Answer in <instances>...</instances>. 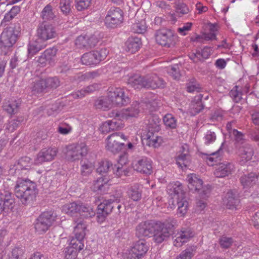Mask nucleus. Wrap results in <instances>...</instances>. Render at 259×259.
Here are the masks:
<instances>
[{
  "label": "nucleus",
  "instance_id": "obj_29",
  "mask_svg": "<svg viewBox=\"0 0 259 259\" xmlns=\"http://www.w3.org/2000/svg\"><path fill=\"white\" fill-rule=\"evenodd\" d=\"M224 204L229 209L236 208L240 203V200L237 196L232 191L227 192L224 199Z\"/></svg>",
  "mask_w": 259,
  "mask_h": 259
},
{
  "label": "nucleus",
  "instance_id": "obj_2",
  "mask_svg": "<svg viewBox=\"0 0 259 259\" xmlns=\"http://www.w3.org/2000/svg\"><path fill=\"white\" fill-rule=\"evenodd\" d=\"M176 223L175 219L170 218L163 222H156L153 228V241L157 244L166 241L172 234Z\"/></svg>",
  "mask_w": 259,
  "mask_h": 259
},
{
  "label": "nucleus",
  "instance_id": "obj_18",
  "mask_svg": "<svg viewBox=\"0 0 259 259\" xmlns=\"http://www.w3.org/2000/svg\"><path fill=\"white\" fill-rule=\"evenodd\" d=\"M152 161L150 158L143 157L133 163L134 169L143 174L150 175L152 172Z\"/></svg>",
  "mask_w": 259,
  "mask_h": 259
},
{
  "label": "nucleus",
  "instance_id": "obj_49",
  "mask_svg": "<svg viewBox=\"0 0 259 259\" xmlns=\"http://www.w3.org/2000/svg\"><path fill=\"white\" fill-rule=\"evenodd\" d=\"M46 89L47 88L46 82L44 79H41L34 82L32 88V91L34 93H40L44 92Z\"/></svg>",
  "mask_w": 259,
  "mask_h": 259
},
{
  "label": "nucleus",
  "instance_id": "obj_23",
  "mask_svg": "<svg viewBox=\"0 0 259 259\" xmlns=\"http://www.w3.org/2000/svg\"><path fill=\"white\" fill-rule=\"evenodd\" d=\"M233 165L229 163H221L217 165L214 170V175L217 178H223L231 174Z\"/></svg>",
  "mask_w": 259,
  "mask_h": 259
},
{
  "label": "nucleus",
  "instance_id": "obj_50",
  "mask_svg": "<svg viewBox=\"0 0 259 259\" xmlns=\"http://www.w3.org/2000/svg\"><path fill=\"white\" fill-rule=\"evenodd\" d=\"M167 72L174 79H179L181 76L180 68L178 64H175L173 66L168 67L167 68Z\"/></svg>",
  "mask_w": 259,
  "mask_h": 259
},
{
  "label": "nucleus",
  "instance_id": "obj_13",
  "mask_svg": "<svg viewBox=\"0 0 259 259\" xmlns=\"http://www.w3.org/2000/svg\"><path fill=\"white\" fill-rule=\"evenodd\" d=\"M106 49L100 52L92 51L84 54L81 58V62L85 65H96L106 57Z\"/></svg>",
  "mask_w": 259,
  "mask_h": 259
},
{
  "label": "nucleus",
  "instance_id": "obj_63",
  "mask_svg": "<svg viewBox=\"0 0 259 259\" xmlns=\"http://www.w3.org/2000/svg\"><path fill=\"white\" fill-rule=\"evenodd\" d=\"M205 144L206 145L213 143L216 140V135L214 132L208 131L204 136Z\"/></svg>",
  "mask_w": 259,
  "mask_h": 259
},
{
  "label": "nucleus",
  "instance_id": "obj_19",
  "mask_svg": "<svg viewBox=\"0 0 259 259\" xmlns=\"http://www.w3.org/2000/svg\"><path fill=\"white\" fill-rule=\"evenodd\" d=\"M14 206V198L11 193L5 191L0 192V214L3 212H8Z\"/></svg>",
  "mask_w": 259,
  "mask_h": 259
},
{
  "label": "nucleus",
  "instance_id": "obj_57",
  "mask_svg": "<svg viewBox=\"0 0 259 259\" xmlns=\"http://www.w3.org/2000/svg\"><path fill=\"white\" fill-rule=\"evenodd\" d=\"M76 8L78 11L88 9L91 4V0H76Z\"/></svg>",
  "mask_w": 259,
  "mask_h": 259
},
{
  "label": "nucleus",
  "instance_id": "obj_21",
  "mask_svg": "<svg viewBox=\"0 0 259 259\" xmlns=\"http://www.w3.org/2000/svg\"><path fill=\"white\" fill-rule=\"evenodd\" d=\"M259 178V174L251 172L244 174L240 178V182L243 188H248L255 185Z\"/></svg>",
  "mask_w": 259,
  "mask_h": 259
},
{
  "label": "nucleus",
  "instance_id": "obj_59",
  "mask_svg": "<svg viewBox=\"0 0 259 259\" xmlns=\"http://www.w3.org/2000/svg\"><path fill=\"white\" fill-rule=\"evenodd\" d=\"M233 243V240L232 238L227 237L226 236H222L219 239V243L221 247L223 248H229Z\"/></svg>",
  "mask_w": 259,
  "mask_h": 259
},
{
  "label": "nucleus",
  "instance_id": "obj_48",
  "mask_svg": "<svg viewBox=\"0 0 259 259\" xmlns=\"http://www.w3.org/2000/svg\"><path fill=\"white\" fill-rule=\"evenodd\" d=\"M122 197V193L121 190L117 191L116 194L114 195V205L115 208L113 211L116 214L119 215L120 213V209L121 208V205L119 204V202Z\"/></svg>",
  "mask_w": 259,
  "mask_h": 259
},
{
  "label": "nucleus",
  "instance_id": "obj_10",
  "mask_svg": "<svg viewBox=\"0 0 259 259\" xmlns=\"http://www.w3.org/2000/svg\"><path fill=\"white\" fill-rule=\"evenodd\" d=\"M188 187L193 192H198L200 196L204 198L207 195L209 190L203 187V181L198 178L195 174H190L187 176Z\"/></svg>",
  "mask_w": 259,
  "mask_h": 259
},
{
  "label": "nucleus",
  "instance_id": "obj_38",
  "mask_svg": "<svg viewBox=\"0 0 259 259\" xmlns=\"http://www.w3.org/2000/svg\"><path fill=\"white\" fill-rule=\"evenodd\" d=\"M128 84L135 89L144 88V76L135 75L128 79Z\"/></svg>",
  "mask_w": 259,
  "mask_h": 259
},
{
  "label": "nucleus",
  "instance_id": "obj_11",
  "mask_svg": "<svg viewBox=\"0 0 259 259\" xmlns=\"http://www.w3.org/2000/svg\"><path fill=\"white\" fill-rule=\"evenodd\" d=\"M125 140L126 137L121 133H114L108 137L107 140V149L113 153L119 152L124 146L121 140Z\"/></svg>",
  "mask_w": 259,
  "mask_h": 259
},
{
  "label": "nucleus",
  "instance_id": "obj_15",
  "mask_svg": "<svg viewBox=\"0 0 259 259\" xmlns=\"http://www.w3.org/2000/svg\"><path fill=\"white\" fill-rule=\"evenodd\" d=\"M38 39L46 42L47 40L54 38L56 35L54 28L46 21L40 23L37 29Z\"/></svg>",
  "mask_w": 259,
  "mask_h": 259
},
{
  "label": "nucleus",
  "instance_id": "obj_16",
  "mask_svg": "<svg viewBox=\"0 0 259 259\" xmlns=\"http://www.w3.org/2000/svg\"><path fill=\"white\" fill-rule=\"evenodd\" d=\"M58 150L56 147L44 148L37 154L34 163L39 165L45 162L51 161L55 159Z\"/></svg>",
  "mask_w": 259,
  "mask_h": 259
},
{
  "label": "nucleus",
  "instance_id": "obj_9",
  "mask_svg": "<svg viewBox=\"0 0 259 259\" xmlns=\"http://www.w3.org/2000/svg\"><path fill=\"white\" fill-rule=\"evenodd\" d=\"M123 12L117 7H111L108 11L105 18V23L108 28H114L123 22Z\"/></svg>",
  "mask_w": 259,
  "mask_h": 259
},
{
  "label": "nucleus",
  "instance_id": "obj_36",
  "mask_svg": "<svg viewBox=\"0 0 259 259\" xmlns=\"http://www.w3.org/2000/svg\"><path fill=\"white\" fill-rule=\"evenodd\" d=\"M79 205L81 206L78 211L80 215L85 218H92L95 215L96 212L91 206L81 202H80Z\"/></svg>",
  "mask_w": 259,
  "mask_h": 259
},
{
  "label": "nucleus",
  "instance_id": "obj_3",
  "mask_svg": "<svg viewBox=\"0 0 259 259\" xmlns=\"http://www.w3.org/2000/svg\"><path fill=\"white\" fill-rule=\"evenodd\" d=\"M114 165L108 160L102 161L99 163V166L97 168V172L102 176L98 178L95 182L94 188L95 191H104V187L110 180V176L109 174L114 170Z\"/></svg>",
  "mask_w": 259,
  "mask_h": 259
},
{
  "label": "nucleus",
  "instance_id": "obj_41",
  "mask_svg": "<svg viewBox=\"0 0 259 259\" xmlns=\"http://www.w3.org/2000/svg\"><path fill=\"white\" fill-rule=\"evenodd\" d=\"M171 191V195H173V199H179V198L183 197L185 194L183 190L182 184L177 182L172 186L170 190Z\"/></svg>",
  "mask_w": 259,
  "mask_h": 259
},
{
  "label": "nucleus",
  "instance_id": "obj_7",
  "mask_svg": "<svg viewBox=\"0 0 259 259\" xmlns=\"http://www.w3.org/2000/svg\"><path fill=\"white\" fill-rule=\"evenodd\" d=\"M156 42L161 46L171 48L176 44L177 34L171 30L162 28L157 30L155 34Z\"/></svg>",
  "mask_w": 259,
  "mask_h": 259
},
{
  "label": "nucleus",
  "instance_id": "obj_37",
  "mask_svg": "<svg viewBox=\"0 0 259 259\" xmlns=\"http://www.w3.org/2000/svg\"><path fill=\"white\" fill-rule=\"evenodd\" d=\"M175 199L174 202H176L178 206V213L181 214V216L184 215L187 211L188 202L186 200L185 196Z\"/></svg>",
  "mask_w": 259,
  "mask_h": 259
},
{
  "label": "nucleus",
  "instance_id": "obj_25",
  "mask_svg": "<svg viewBox=\"0 0 259 259\" xmlns=\"http://www.w3.org/2000/svg\"><path fill=\"white\" fill-rule=\"evenodd\" d=\"M158 132L147 131L144 140L146 145L155 148L158 147L162 141V138L158 135Z\"/></svg>",
  "mask_w": 259,
  "mask_h": 259
},
{
  "label": "nucleus",
  "instance_id": "obj_47",
  "mask_svg": "<svg viewBox=\"0 0 259 259\" xmlns=\"http://www.w3.org/2000/svg\"><path fill=\"white\" fill-rule=\"evenodd\" d=\"M81 174L83 176H87L90 174L93 170V165L88 161H80Z\"/></svg>",
  "mask_w": 259,
  "mask_h": 259
},
{
  "label": "nucleus",
  "instance_id": "obj_30",
  "mask_svg": "<svg viewBox=\"0 0 259 259\" xmlns=\"http://www.w3.org/2000/svg\"><path fill=\"white\" fill-rule=\"evenodd\" d=\"M47 43L42 42L40 39L37 38L35 41L30 42L28 46V55L29 57L34 56L36 53L45 48Z\"/></svg>",
  "mask_w": 259,
  "mask_h": 259
},
{
  "label": "nucleus",
  "instance_id": "obj_6",
  "mask_svg": "<svg viewBox=\"0 0 259 259\" xmlns=\"http://www.w3.org/2000/svg\"><path fill=\"white\" fill-rule=\"evenodd\" d=\"M74 222L76 224L74 230L75 237L71 240L69 246L79 251L84 247V238L87 226L81 219L74 220Z\"/></svg>",
  "mask_w": 259,
  "mask_h": 259
},
{
  "label": "nucleus",
  "instance_id": "obj_35",
  "mask_svg": "<svg viewBox=\"0 0 259 259\" xmlns=\"http://www.w3.org/2000/svg\"><path fill=\"white\" fill-rule=\"evenodd\" d=\"M79 204L80 201L66 204L62 207V211L66 214L73 215L78 213L79 208L81 207Z\"/></svg>",
  "mask_w": 259,
  "mask_h": 259
},
{
  "label": "nucleus",
  "instance_id": "obj_1",
  "mask_svg": "<svg viewBox=\"0 0 259 259\" xmlns=\"http://www.w3.org/2000/svg\"><path fill=\"white\" fill-rule=\"evenodd\" d=\"M16 196L24 205L31 203L38 193L36 183L29 179H18L15 186Z\"/></svg>",
  "mask_w": 259,
  "mask_h": 259
},
{
  "label": "nucleus",
  "instance_id": "obj_28",
  "mask_svg": "<svg viewBox=\"0 0 259 259\" xmlns=\"http://www.w3.org/2000/svg\"><path fill=\"white\" fill-rule=\"evenodd\" d=\"M193 236V233L190 230L182 231L177 234V237L174 240V245L181 247Z\"/></svg>",
  "mask_w": 259,
  "mask_h": 259
},
{
  "label": "nucleus",
  "instance_id": "obj_20",
  "mask_svg": "<svg viewBox=\"0 0 259 259\" xmlns=\"http://www.w3.org/2000/svg\"><path fill=\"white\" fill-rule=\"evenodd\" d=\"M180 153L176 157V163L179 167L183 168L187 167L190 163V155L188 154V145H185L181 147Z\"/></svg>",
  "mask_w": 259,
  "mask_h": 259
},
{
  "label": "nucleus",
  "instance_id": "obj_12",
  "mask_svg": "<svg viewBox=\"0 0 259 259\" xmlns=\"http://www.w3.org/2000/svg\"><path fill=\"white\" fill-rule=\"evenodd\" d=\"M109 93V98L111 100L113 105L122 106L126 105L130 102V98L123 89H111Z\"/></svg>",
  "mask_w": 259,
  "mask_h": 259
},
{
  "label": "nucleus",
  "instance_id": "obj_58",
  "mask_svg": "<svg viewBox=\"0 0 259 259\" xmlns=\"http://www.w3.org/2000/svg\"><path fill=\"white\" fill-rule=\"evenodd\" d=\"M78 250L70 246L65 249V258L66 259H74L77 256Z\"/></svg>",
  "mask_w": 259,
  "mask_h": 259
},
{
  "label": "nucleus",
  "instance_id": "obj_61",
  "mask_svg": "<svg viewBox=\"0 0 259 259\" xmlns=\"http://www.w3.org/2000/svg\"><path fill=\"white\" fill-rule=\"evenodd\" d=\"M24 253V249L21 247L13 248L9 259H20Z\"/></svg>",
  "mask_w": 259,
  "mask_h": 259
},
{
  "label": "nucleus",
  "instance_id": "obj_14",
  "mask_svg": "<svg viewBox=\"0 0 259 259\" xmlns=\"http://www.w3.org/2000/svg\"><path fill=\"white\" fill-rule=\"evenodd\" d=\"M114 208L113 195L112 198L104 200L98 205L97 212L98 221L103 222L105 218L113 211Z\"/></svg>",
  "mask_w": 259,
  "mask_h": 259
},
{
  "label": "nucleus",
  "instance_id": "obj_39",
  "mask_svg": "<svg viewBox=\"0 0 259 259\" xmlns=\"http://www.w3.org/2000/svg\"><path fill=\"white\" fill-rule=\"evenodd\" d=\"M19 103L16 100L5 101L3 103V109L9 114H12L17 112Z\"/></svg>",
  "mask_w": 259,
  "mask_h": 259
},
{
  "label": "nucleus",
  "instance_id": "obj_22",
  "mask_svg": "<svg viewBox=\"0 0 259 259\" xmlns=\"http://www.w3.org/2000/svg\"><path fill=\"white\" fill-rule=\"evenodd\" d=\"M239 155L240 156L242 163L251 159L254 154L253 147L248 143L238 147Z\"/></svg>",
  "mask_w": 259,
  "mask_h": 259
},
{
  "label": "nucleus",
  "instance_id": "obj_51",
  "mask_svg": "<svg viewBox=\"0 0 259 259\" xmlns=\"http://www.w3.org/2000/svg\"><path fill=\"white\" fill-rule=\"evenodd\" d=\"M163 121L166 127L175 128L177 126V121L171 114H166L163 118Z\"/></svg>",
  "mask_w": 259,
  "mask_h": 259
},
{
  "label": "nucleus",
  "instance_id": "obj_24",
  "mask_svg": "<svg viewBox=\"0 0 259 259\" xmlns=\"http://www.w3.org/2000/svg\"><path fill=\"white\" fill-rule=\"evenodd\" d=\"M32 163V160L27 156L22 157L20 158L13 166L10 170H14L15 173L19 172L22 170H27L30 168Z\"/></svg>",
  "mask_w": 259,
  "mask_h": 259
},
{
  "label": "nucleus",
  "instance_id": "obj_40",
  "mask_svg": "<svg viewBox=\"0 0 259 259\" xmlns=\"http://www.w3.org/2000/svg\"><path fill=\"white\" fill-rule=\"evenodd\" d=\"M229 132L234 137L235 141L234 144L236 148L239 147L245 143H247L245 139V136L241 132H239L235 128H233L231 132Z\"/></svg>",
  "mask_w": 259,
  "mask_h": 259
},
{
  "label": "nucleus",
  "instance_id": "obj_42",
  "mask_svg": "<svg viewBox=\"0 0 259 259\" xmlns=\"http://www.w3.org/2000/svg\"><path fill=\"white\" fill-rule=\"evenodd\" d=\"M130 198L135 201H139L142 197V191L140 190L137 184L131 187L128 191Z\"/></svg>",
  "mask_w": 259,
  "mask_h": 259
},
{
  "label": "nucleus",
  "instance_id": "obj_64",
  "mask_svg": "<svg viewBox=\"0 0 259 259\" xmlns=\"http://www.w3.org/2000/svg\"><path fill=\"white\" fill-rule=\"evenodd\" d=\"M122 259H141L140 257L137 256L136 252L132 249L127 250L124 252L122 256Z\"/></svg>",
  "mask_w": 259,
  "mask_h": 259
},
{
  "label": "nucleus",
  "instance_id": "obj_27",
  "mask_svg": "<svg viewBox=\"0 0 259 259\" xmlns=\"http://www.w3.org/2000/svg\"><path fill=\"white\" fill-rule=\"evenodd\" d=\"M112 103L110 98H109V93H108L107 96H101L97 98L94 103V106L96 109L107 110L111 108L112 106Z\"/></svg>",
  "mask_w": 259,
  "mask_h": 259
},
{
  "label": "nucleus",
  "instance_id": "obj_8",
  "mask_svg": "<svg viewBox=\"0 0 259 259\" xmlns=\"http://www.w3.org/2000/svg\"><path fill=\"white\" fill-rule=\"evenodd\" d=\"M87 153V147L84 143L68 145L64 151L65 158L71 162L79 160Z\"/></svg>",
  "mask_w": 259,
  "mask_h": 259
},
{
  "label": "nucleus",
  "instance_id": "obj_5",
  "mask_svg": "<svg viewBox=\"0 0 259 259\" xmlns=\"http://www.w3.org/2000/svg\"><path fill=\"white\" fill-rule=\"evenodd\" d=\"M21 31L19 23H15L4 29L1 35V42L5 47H10L15 44Z\"/></svg>",
  "mask_w": 259,
  "mask_h": 259
},
{
  "label": "nucleus",
  "instance_id": "obj_26",
  "mask_svg": "<svg viewBox=\"0 0 259 259\" xmlns=\"http://www.w3.org/2000/svg\"><path fill=\"white\" fill-rule=\"evenodd\" d=\"M154 226L150 223L139 224L136 228V235L138 237L149 236L153 234Z\"/></svg>",
  "mask_w": 259,
  "mask_h": 259
},
{
  "label": "nucleus",
  "instance_id": "obj_54",
  "mask_svg": "<svg viewBox=\"0 0 259 259\" xmlns=\"http://www.w3.org/2000/svg\"><path fill=\"white\" fill-rule=\"evenodd\" d=\"M132 29L134 32L138 33H143L146 29L145 21L142 20L140 22L133 24Z\"/></svg>",
  "mask_w": 259,
  "mask_h": 259
},
{
  "label": "nucleus",
  "instance_id": "obj_32",
  "mask_svg": "<svg viewBox=\"0 0 259 259\" xmlns=\"http://www.w3.org/2000/svg\"><path fill=\"white\" fill-rule=\"evenodd\" d=\"M140 112V104L137 101L133 102L131 106L122 110L124 119H128L130 117H136Z\"/></svg>",
  "mask_w": 259,
  "mask_h": 259
},
{
  "label": "nucleus",
  "instance_id": "obj_56",
  "mask_svg": "<svg viewBox=\"0 0 259 259\" xmlns=\"http://www.w3.org/2000/svg\"><path fill=\"white\" fill-rule=\"evenodd\" d=\"M114 170H112V172L116 176L118 177H121L122 176H126L128 173V170L127 168H124L123 166H120V165H114Z\"/></svg>",
  "mask_w": 259,
  "mask_h": 259
},
{
  "label": "nucleus",
  "instance_id": "obj_60",
  "mask_svg": "<svg viewBox=\"0 0 259 259\" xmlns=\"http://www.w3.org/2000/svg\"><path fill=\"white\" fill-rule=\"evenodd\" d=\"M202 98H203V95L199 94L198 96V100H200V101L199 102H197V103H195L193 105L192 110V111L193 112L194 114H195L199 113L204 108V105L202 104V103L201 102Z\"/></svg>",
  "mask_w": 259,
  "mask_h": 259
},
{
  "label": "nucleus",
  "instance_id": "obj_33",
  "mask_svg": "<svg viewBox=\"0 0 259 259\" xmlns=\"http://www.w3.org/2000/svg\"><path fill=\"white\" fill-rule=\"evenodd\" d=\"M161 119L158 115L153 114L150 116L147 123V131L159 132Z\"/></svg>",
  "mask_w": 259,
  "mask_h": 259
},
{
  "label": "nucleus",
  "instance_id": "obj_43",
  "mask_svg": "<svg viewBox=\"0 0 259 259\" xmlns=\"http://www.w3.org/2000/svg\"><path fill=\"white\" fill-rule=\"evenodd\" d=\"M41 16L45 21L53 19L56 17L54 13L53 12L51 5L48 4L44 8L41 13Z\"/></svg>",
  "mask_w": 259,
  "mask_h": 259
},
{
  "label": "nucleus",
  "instance_id": "obj_62",
  "mask_svg": "<svg viewBox=\"0 0 259 259\" xmlns=\"http://www.w3.org/2000/svg\"><path fill=\"white\" fill-rule=\"evenodd\" d=\"M57 50L55 48H51L47 49L44 53V56L45 58L49 59V63H51V61L53 58L56 56Z\"/></svg>",
  "mask_w": 259,
  "mask_h": 259
},
{
  "label": "nucleus",
  "instance_id": "obj_44",
  "mask_svg": "<svg viewBox=\"0 0 259 259\" xmlns=\"http://www.w3.org/2000/svg\"><path fill=\"white\" fill-rule=\"evenodd\" d=\"M239 87L235 86L229 92V96L234 102L239 103L242 99V93L241 89L239 90Z\"/></svg>",
  "mask_w": 259,
  "mask_h": 259
},
{
  "label": "nucleus",
  "instance_id": "obj_53",
  "mask_svg": "<svg viewBox=\"0 0 259 259\" xmlns=\"http://www.w3.org/2000/svg\"><path fill=\"white\" fill-rule=\"evenodd\" d=\"M44 80L47 89H56L60 85V81L57 77H48Z\"/></svg>",
  "mask_w": 259,
  "mask_h": 259
},
{
  "label": "nucleus",
  "instance_id": "obj_45",
  "mask_svg": "<svg viewBox=\"0 0 259 259\" xmlns=\"http://www.w3.org/2000/svg\"><path fill=\"white\" fill-rule=\"evenodd\" d=\"M71 0H60L59 8L63 14L67 16L71 11Z\"/></svg>",
  "mask_w": 259,
  "mask_h": 259
},
{
  "label": "nucleus",
  "instance_id": "obj_52",
  "mask_svg": "<svg viewBox=\"0 0 259 259\" xmlns=\"http://www.w3.org/2000/svg\"><path fill=\"white\" fill-rule=\"evenodd\" d=\"M195 250L194 248L189 247L183 250L176 259H191L195 254Z\"/></svg>",
  "mask_w": 259,
  "mask_h": 259
},
{
  "label": "nucleus",
  "instance_id": "obj_31",
  "mask_svg": "<svg viewBox=\"0 0 259 259\" xmlns=\"http://www.w3.org/2000/svg\"><path fill=\"white\" fill-rule=\"evenodd\" d=\"M132 249L136 252L137 256L142 258L148 251L149 247L145 240L140 239L135 243Z\"/></svg>",
  "mask_w": 259,
  "mask_h": 259
},
{
  "label": "nucleus",
  "instance_id": "obj_17",
  "mask_svg": "<svg viewBox=\"0 0 259 259\" xmlns=\"http://www.w3.org/2000/svg\"><path fill=\"white\" fill-rule=\"evenodd\" d=\"M144 88L155 89L163 88L165 82L163 78L157 76L156 74H148L144 76Z\"/></svg>",
  "mask_w": 259,
  "mask_h": 259
},
{
  "label": "nucleus",
  "instance_id": "obj_55",
  "mask_svg": "<svg viewBox=\"0 0 259 259\" xmlns=\"http://www.w3.org/2000/svg\"><path fill=\"white\" fill-rule=\"evenodd\" d=\"M75 44L79 49L88 50L87 36L80 35L75 40Z\"/></svg>",
  "mask_w": 259,
  "mask_h": 259
},
{
  "label": "nucleus",
  "instance_id": "obj_46",
  "mask_svg": "<svg viewBox=\"0 0 259 259\" xmlns=\"http://www.w3.org/2000/svg\"><path fill=\"white\" fill-rule=\"evenodd\" d=\"M201 89L199 83L195 78L189 79L188 82L186 83V91L189 93H193L194 92H200Z\"/></svg>",
  "mask_w": 259,
  "mask_h": 259
},
{
  "label": "nucleus",
  "instance_id": "obj_4",
  "mask_svg": "<svg viewBox=\"0 0 259 259\" xmlns=\"http://www.w3.org/2000/svg\"><path fill=\"white\" fill-rule=\"evenodd\" d=\"M57 217L56 213L53 210L41 213L34 224L35 231L39 234L46 233L54 224Z\"/></svg>",
  "mask_w": 259,
  "mask_h": 259
},
{
  "label": "nucleus",
  "instance_id": "obj_34",
  "mask_svg": "<svg viewBox=\"0 0 259 259\" xmlns=\"http://www.w3.org/2000/svg\"><path fill=\"white\" fill-rule=\"evenodd\" d=\"M126 51L131 53H134L138 51L141 45L140 38L138 37L129 38L125 43Z\"/></svg>",
  "mask_w": 259,
  "mask_h": 259
}]
</instances>
